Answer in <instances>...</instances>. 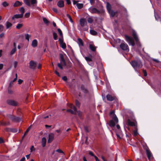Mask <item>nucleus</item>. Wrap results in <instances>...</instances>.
I'll return each mask as SVG.
<instances>
[{
    "label": "nucleus",
    "instance_id": "f257e3e1",
    "mask_svg": "<svg viewBox=\"0 0 161 161\" xmlns=\"http://www.w3.org/2000/svg\"><path fill=\"white\" fill-rule=\"evenodd\" d=\"M130 64L135 71L138 73V69L142 66V62L140 60L132 61L130 62Z\"/></svg>",
    "mask_w": 161,
    "mask_h": 161
},
{
    "label": "nucleus",
    "instance_id": "f03ea898",
    "mask_svg": "<svg viewBox=\"0 0 161 161\" xmlns=\"http://www.w3.org/2000/svg\"><path fill=\"white\" fill-rule=\"evenodd\" d=\"M80 23L82 27L85 26V27L82 29L83 31H85L88 30L89 27L87 25V23L85 19L84 18H81L80 20Z\"/></svg>",
    "mask_w": 161,
    "mask_h": 161
},
{
    "label": "nucleus",
    "instance_id": "7ed1b4c3",
    "mask_svg": "<svg viewBox=\"0 0 161 161\" xmlns=\"http://www.w3.org/2000/svg\"><path fill=\"white\" fill-rule=\"evenodd\" d=\"M132 36L135 40L136 42V44L138 46L141 47V44L139 41V39L138 38V36L136 34V33L134 31H133Z\"/></svg>",
    "mask_w": 161,
    "mask_h": 161
},
{
    "label": "nucleus",
    "instance_id": "20e7f679",
    "mask_svg": "<svg viewBox=\"0 0 161 161\" xmlns=\"http://www.w3.org/2000/svg\"><path fill=\"white\" fill-rule=\"evenodd\" d=\"M125 38L127 42L129 45L134 46L135 45V42L132 38L129 37L127 35L125 36Z\"/></svg>",
    "mask_w": 161,
    "mask_h": 161
},
{
    "label": "nucleus",
    "instance_id": "39448f33",
    "mask_svg": "<svg viewBox=\"0 0 161 161\" xmlns=\"http://www.w3.org/2000/svg\"><path fill=\"white\" fill-rule=\"evenodd\" d=\"M114 120H111L109 123V126L111 127H114L115 125V123H117L118 122V119L116 115H115L113 118Z\"/></svg>",
    "mask_w": 161,
    "mask_h": 161
},
{
    "label": "nucleus",
    "instance_id": "423d86ee",
    "mask_svg": "<svg viewBox=\"0 0 161 161\" xmlns=\"http://www.w3.org/2000/svg\"><path fill=\"white\" fill-rule=\"evenodd\" d=\"M90 12L92 14H100V11L95 8L91 7L88 9Z\"/></svg>",
    "mask_w": 161,
    "mask_h": 161
},
{
    "label": "nucleus",
    "instance_id": "0eeeda50",
    "mask_svg": "<svg viewBox=\"0 0 161 161\" xmlns=\"http://www.w3.org/2000/svg\"><path fill=\"white\" fill-rule=\"evenodd\" d=\"M120 48L123 50L128 52L129 50L128 46L125 42L122 43L120 45Z\"/></svg>",
    "mask_w": 161,
    "mask_h": 161
},
{
    "label": "nucleus",
    "instance_id": "6e6552de",
    "mask_svg": "<svg viewBox=\"0 0 161 161\" xmlns=\"http://www.w3.org/2000/svg\"><path fill=\"white\" fill-rule=\"evenodd\" d=\"M70 108L73 109V110L71 109H68L67 110V112H69L72 114H76L77 112V111L75 107L72 104H71L70 106Z\"/></svg>",
    "mask_w": 161,
    "mask_h": 161
},
{
    "label": "nucleus",
    "instance_id": "1a4fd4ad",
    "mask_svg": "<svg viewBox=\"0 0 161 161\" xmlns=\"http://www.w3.org/2000/svg\"><path fill=\"white\" fill-rule=\"evenodd\" d=\"M37 63L33 61H31L29 63V67L30 69H34L36 67Z\"/></svg>",
    "mask_w": 161,
    "mask_h": 161
},
{
    "label": "nucleus",
    "instance_id": "9d476101",
    "mask_svg": "<svg viewBox=\"0 0 161 161\" xmlns=\"http://www.w3.org/2000/svg\"><path fill=\"white\" fill-rule=\"evenodd\" d=\"M9 118L11 119L14 121L20 122L21 119V118L18 117H14L12 115H10Z\"/></svg>",
    "mask_w": 161,
    "mask_h": 161
},
{
    "label": "nucleus",
    "instance_id": "9b49d317",
    "mask_svg": "<svg viewBox=\"0 0 161 161\" xmlns=\"http://www.w3.org/2000/svg\"><path fill=\"white\" fill-rule=\"evenodd\" d=\"M7 103L8 104L12 106H16L17 105V103L13 100H8L7 101Z\"/></svg>",
    "mask_w": 161,
    "mask_h": 161
},
{
    "label": "nucleus",
    "instance_id": "f8f14e48",
    "mask_svg": "<svg viewBox=\"0 0 161 161\" xmlns=\"http://www.w3.org/2000/svg\"><path fill=\"white\" fill-rule=\"evenodd\" d=\"M60 63L61 64H63V65L65 66L66 65V63H65V60L64 58L63 55L62 54H60Z\"/></svg>",
    "mask_w": 161,
    "mask_h": 161
},
{
    "label": "nucleus",
    "instance_id": "ddd939ff",
    "mask_svg": "<svg viewBox=\"0 0 161 161\" xmlns=\"http://www.w3.org/2000/svg\"><path fill=\"white\" fill-rule=\"evenodd\" d=\"M146 154L147 155V157L149 160H150L152 156V154L148 148H147L146 150Z\"/></svg>",
    "mask_w": 161,
    "mask_h": 161
},
{
    "label": "nucleus",
    "instance_id": "4468645a",
    "mask_svg": "<svg viewBox=\"0 0 161 161\" xmlns=\"http://www.w3.org/2000/svg\"><path fill=\"white\" fill-rule=\"evenodd\" d=\"M54 134L52 133L49 135L48 139V143H49L51 142L53 140L54 138Z\"/></svg>",
    "mask_w": 161,
    "mask_h": 161
},
{
    "label": "nucleus",
    "instance_id": "2eb2a0df",
    "mask_svg": "<svg viewBox=\"0 0 161 161\" xmlns=\"http://www.w3.org/2000/svg\"><path fill=\"white\" fill-rule=\"evenodd\" d=\"M22 14H16L14 15L12 18V19H15L22 18L23 17Z\"/></svg>",
    "mask_w": 161,
    "mask_h": 161
},
{
    "label": "nucleus",
    "instance_id": "dca6fc26",
    "mask_svg": "<svg viewBox=\"0 0 161 161\" xmlns=\"http://www.w3.org/2000/svg\"><path fill=\"white\" fill-rule=\"evenodd\" d=\"M58 6L60 8L63 7L64 6V2L62 0L59 1L57 3Z\"/></svg>",
    "mask_w": 161,
    "mask_h": 161
},
{
    "label": "nucleus",
    "instance_id": "f3484780",
    "mask_svg": "<svg viewBox=\"0 0 161 161\" xmlns=\"http://www.w3.org/2000/svg\"><path fill=\"white\" fill-rule=\"evenodd\" d=\"M77 43L80 47H81L83 46V41L80 38H78V39Z\"/></svg>",
    "mask_w": 161,
    "mask_h": 161
},
{
    "label": "nucleus",
    "instance_id": "a211bd4d",
    "mask_svg": "<svg viewBox=\"0 0 161 161\" xmlns=\"http://www.w3.org/2000/svg\"><path fill=\"white\" fill-rule=\"evenodd\" d=\"M107 100L109 101H112L114 99V97H112L109 94H108L106 96Z\"/></svg>",
    "mask_w": 161,
    "mask_h": 161
},
{
    "label": "nucleus",
    "instance_id": "6ab92c4d",
    "mask_svg": "<svg viewBox=\"0 0 161 161\" xmlns=\"http://www.w3.org/2000/svg\"><path fill=\"white\" fill-rule=\"evenodd\" d=\"M31 45L32 47H36L37 45V41L36 39H34L33 40Z\"/></svg>",
    "mask_w": 161,
    "mask_h": 161
},
{
    "label": "nucleus",
    "instance_id": "aec40b11",
    "mask_svg": "<svg viewBox=\"0 0 161 161\" xmlns=\"http://www.w3.org/2000/svg\"><path fill=\"white\" fill-rule=\"evenodd\" d=\"M47 140L45 137H43L42 139V146L44 147L46 144Z\"/></svg>",
    "mask_w": 161,
    "mask_h": 161
},
{
    "label": "nucleus",
    "instance_id": "412c9836",
    "mask_svg": "<svg viewBox=\"0 0 161 161\" xmlns=\"http://www.w3.org/2000/svg\"><path fill=\"white\" fill-rule=\"evenodd\" d=\"M13 45L14 47L11 50L10 52V54L11 55L14 54L16 51V47L15 45V43H14Z\"/></svg>",
    "mask_w": 161,
    "mask_h": 161
},
{
    "label": "nucleus",
    "instance_id": "4be33fe9",
    "mask_svg": "<svg viewBox=\"0 0 161 161\" xmlns=\"http://www.w3.org/2000/svg\"><path fill=\"white\" fill-rule=\"evenodd\" d=\"M89 47L92 51L95 52L96 51V47L93 44H90Z\"/></svg>",
    "mask_w": 161,
    "mask_h": 161
},
{
    "label": "nucleus",
    "instance_id": "5701e85b",
    "mask_svg": "<svg viewBox=\"0 0 161 161\" xmlns=\"http://www.w3.org/2000/svg\"><path fill=\"white\" fill-rule=\"evenodd\" d=\"M106 8L108 12L111 10V6L108 2L106 3Z\"/></svg>",
    "mask_w": 161,
    "mask_h": 161
},
{
    "label": "nucleus",
    "instance_id": "b1692460",
    "mask_svg": "<svg viewBox=\"0 0 161 161\" xmlns=\"http://www.w3.org/2000/svg\"><path fill=\"white\" fill-rule=\"evenodd\" d=\"M22 4V3L19 1H16L14 5V7H17L21 5Z\"/></svg>",
    "mask_w": 161,
    "mask_h": 161
},
{
    "label": "nucleus",
    "instance_id": "393cba45",
    "mask_svg": "<svg viewBox=\"0 0 161 161\" xmlns=\"http://www.w3.org/2000/svg\"><path fill=\"white\" fill-rule=\"evenodd\" d=\"M127 123L128 125L132 126H134L135 125L134 123L131 121L130 119L127 120Z\"/></svg>",
    "mask_w": 161,
    "mask_h": 161
},
{
    "label": "nucleus",
    "instance_id": "a878e982",
    "mask_svg": "<svg viewBox=\"0 0 161 161\" xmlns=\"http://www.w3.org/2000/svg\"><path fill=\"white\" fill-rule=\"evenodd\" d=\"M24 3L28 6H31L30 0H23Z\"/></svg>",
    "mask_w": 161,
    "mask_h": 161
},
{
    "label": "nucleus",
    "instance_id": "bb28decb",
    "mask_svg": "<svg viewBox=\"0 0 161 161\" xmlns=\"http://www.w3.org/2000/svg\"><path fill=\"white\" fill-rule=\"evenodd\" d=\"M109 14H110L111 17H113L115 15V12L113 10H110L109 12H108Z\"/></svg>",
    "mask_w": 161,
    "mask_h": 161
},
{
    "label": "nucleus",
    "instance_id": "cd10ccee",
    "mask_svg": "<svg viewBox=\"0 0 161 161\" xmlns=\"http://www.w3.org/2000/svg\"><path fill=\"white\" fill-rule=\"evenodd\" d=\"M6 27L7 29L9 28V27H11L12 25V24L11 23H10L8 21H7L6 22Z\"/></svg>",
    "mask_w": 161,
    "mask_h": 161
},
{
    "label": "nucleus",
    "instance_id": "c85d7f7f",
    "mask_svg": "<svg viewBox=\"0 0 161 161\" xmlns=\"http://www.w3.org/2000/svg\"><path fill=\"white\" fill-rule=\"evenodd\" d=\"M90 34L92 35H96L97 34V32L92 30H90Z\"/></svg>",
    "mask_w": 161,
    "mask_h": 161
},
{
    "label": "nucleus",
    "instance_id": "c756f323",
    "mask_svg": "<svg viewBox=\"0 0 161 161\" xmlns=\"http://www.w3.org/2000/svg\"><path fill=\"white\" fill-rule=\"evenodd\" d=\"M85 59L87 62V63L92 62V59L91 58L88 57H85Z\"/></svg>",
    "mask_w": 161,
    "mask_h": 161
},
{
    "label": "nucleus",
    "instance_id": "7c9ffc66",
    "mask_svg": "<svg viewBox=\"0 0 161 161\" xmlns=\"http://www.w3.org/2000/svg\"><path fill=\"white\" fill-rule=\"evenodd\" d=\"M19 11L21 13V14H22V16H23L24 13L25 12L24 8L23 7H22L20 8Z\"/></svg>",
    "mask_w": 161,
    "mask_h": 161
},
{
    "label": "nucleus",
    "instance_id": "2f4dec72",
    "mask_svg": "<svg viewBox=\"0 0 161 161\" xmlns=\"http://www.w3.org/2000/svg\"><path fill=\"white\" fill-rule=\"evenodd\" d=\"M25 38L28 42L29 41V38L31 37V36L28 34H26L25 35Z\"/></svg>",
    "mask_w": 161,
    "mask_h": 161
},
{
    "label": "nucleus",
    "instance_id": "473e14b6",
    "mask_svg": "<svg viewBox=\"0 0 161 161\" xmlns=\"http://www.w3.org/2000/svg\"><path fill=\"white\" fill-rule=\"evenodd\" d=\"M76 6L78 8L80 9L83 7V5L82 3H78L76 4Z\"/></svg>",
    "mask_w": 161,
    "mask_h": 161
},
{
    "label": "nucleus",
    "instance_id": "72a5a7b5",
    "mask_svg": "<svg viewBox=\"0 0 161 161\" xmlns=\"http://www.w3.org/2000/svg\"><path fill=\"white\" fill-rule=\"evenodd\" d=\"M60 46L62 48L64 49L66 48V45L65 43L64 42L63 43H62L60 44Z\"/></svg>",
    "mask_w": 161,
    "mask_h": 161
},
{
    "label": "nucleus",
    "instance_id": "f704fd0d",
    "mask_svg": "<svg viewBox=\"0 0 161 161\" xmlns=\"http://www.w3.org/2000/svg\"><path fill=\"white\" fill-rule=\"evenodd\" d=\"M88 22L89 23H92L93 21L91 17H89L87 19Z\"/></svg>",
    "mask_w": 161,
    "mask_h": 161
},
{
    "label": "nucleus",
    "instance_id": "c9c22d12",
    "mask_svg": "<svg viewBox=\"0 0 161 161\" xmlns=\"http://www.w3.org/2000/svg\"><path fill=\"white\" fill-rule=\"evenodd\" d=\"M53 37L54 39L55 40H57V36H58L57 34L56 33L53 32Z\"/></svg>",
    "mask_w": 161,
    "mask_h": 161
},
{
    "label": "nucleus",
    "instance_id": "e433bc0d",
    "mask_svg": "<svg viewBox=\"0 0 161 161\" xmlns=\"http://www.w3.org/2000/svg\"><path fill=\"white\" fill-rule=\"evenodd\" d=\"M57 30H58V33L59 34L61 37L63 36V33H62V31H61V30L59 28H58Z\"/></svg>",
    "mask_w": 161,
    "mask_h": 161
},
{
    "label": "nucleus",
    "instance_id": "4c0bfd02",
    "mask_svg": "<svg viewBox=\"0 0 161 161\" xmlns=\"http://www.w3.org/2000/svg\"><path fill=\"white\" fill-rule=\"evenodd\" d=\"M154 16L155 19L157 20H158L160 18L158 14L155 13H154Z\"/></svg>",
    "mask_w": 161,
    "mask_h": 161
},
{
    "label": "nucleus",
    "instance_id": "58836bf2",
    "mask_svg": "<svg viewBox=\"0 0 161 161\" xmlns=\"http://www.w3.org/2000/svg\"><path fill=\"white\" fill-rule=\"evenodd\" d=\"M59 44L64 43L63 41V36L61 37L60 38H59Z\"/></svg>",
    "mask_w": 161,
    "mask_h": 161
},
{
    "label": "nucleus",
    "instance_id": "ea45409f",
    "mask_svg": "<svg viewBox=\"0 0 161 161\" xmlns=\"http://www.w3.org/2000/svg\"><path fill=\"white\" fill-rule=\"evenodd\" d=\"M23 26V25L21 24H19L16 26V27L18 29H19L21 28Z\"/></svg>",
    "mask_w": 161,
    "mask_h": 161
},
{
    "label": "nucleus",
    "instance_id": "a19ab883",
    "mask_svg": "<svg viewBox=\"0 0 161 161\" xmlns=\"http://www.w3.org/2000/svg\"><path fill=\"white\" fill-rule=\"evenodd\" d=\"M67 16L69 18L70 22H71V23L73 22V21L71 16L69 14H67Z\"/></svg>",
    "mask_w": 161,
    "mask_h": 161
},
{
    "label": "nucleus",
    "instance_id": "79ce46f5",
    "mask_svg": "<svg viewBox=\"0 0 161 161\" xmlns=\"http://www.w3.org/2000/svg\"><path fill=\"white\" fill-rule=\"evenodd\" d=\"M43 21L45 23L47 24L48 23V21L47 19L45 18H44L43 19Z\"/></svg>",
    "mask_w": 161,
    "mask_h": 161
},
{
    "label": "nucleus",
    "instance_id": "37998d69",
    "mask_svg": "<svg viewBox=\"0 0 161 161\" xmlns=\"http://www.w3.org/2000/svg\"><path fill=\"white\" fill-rule=\"evenodd\" d=\"M2 5L3 7H6L8 5V4L6 2H4L2 3Z\"/></svg>",
    "mask_w": 161,
    "mask_h": 161
},
{
    "label": "nucleus",
    "instance_id": "c03bdc74",
    "mask_svg": "<svg viewBox=\"0 0 161 161\" xmlns=\"http://www.w3.org/2000/svg\"><path fill=\"white\" fill-rule=\"evenodd\" d=\"M10 131L13 132L15 133L17 132V130L15 128L11 129Z\"/></svg>",
    "mask_w": 161,
    "mask_h": 161
},
{
    "label": "nucleus",
    "instance_id": "a18cd8bd",
    "mask_svg": "<svg viewBox=\"0 0 161 161\" xmlns=\"http://www.w3.org/2000/svg\"><path fill=\"white\" fill-rule=\"evenodd\" d=\"M30 12H28L27 13H26L25 15V16L26 18H28L30 16Z\"/></svg>",
    "mask_w": 161,
    "mask_h": 161
},
{
    "label": "nucleus",
    "instance_id": "49530a36",
    "mask_svg": "<svg viewBox=\"0 0 161 161\" xmlns=\"http://www.w3.org/2000/svg\"><path fill=\"white\" fill-rule=\"evenodd\" d=\"M31 126H30L26 130L25 132V135H26L29 131L31 129Z\"/></svg>",
    "mask_w": 161,
    "mask_h": 161
},
{
    "label": "nucleus",
    "instance_id": "de8ad7c7",
    "mask_svg": "<svg viewBox=\"0 0 161 161\" xmlns=\"http://www.w3.org/2000/svg\"><path fill=\"white\" fill-rule=\"evenodd\" d=\"M81 90H82L83 92L84 93H86L87 92L86 90L85 89L83 86H81Z\"/></svg>",
    "mask_w": 161,
    "mask_h": 161
},
{
    "label": "nucleus",
    "instance_id": "09e8293b",
    "mask_svg": "<svg viewBox=\"0 0 161 161\" xmlns=\"http://www.w3.org/2000/svg\"><path fill=\"white\" fill-rule=\"evenodd\" d=\"M31 4L32 5H34V4L37 3L36 0H31Z\"/></svg>",
    "mask_w": 161,
    "mask_h": 161
},
{
    "label": "nucleus",
    "instance_id": "8fccbe9b",
    "mask_svg": "<svg viewBox=\"0 0 161 161\" xmlns=\"http://www.w3.org/2000/svg\"><path fill=\"white\" fill-rule=\"evenodd\" d=\"M75 104L76 106L78 107H79L80 105V103L79 101L77 100L75 101Z\"/></svg>",
    "mask_w": 161,
    "mask_h": 161
},
{
    "label": "nucleus",
    "instance_id": "3c124183",
    "mask_svg": "<svg viewBox=\"0 0 161 161\" xmlns=\"http://www.w3.org/2000/svg\"><path fill=\"white\" fill-rule=\"evenodd\" d=\"M62 64H61V63H58V66L61 69H63Z\"/></svg>",
    "mask_w": 161,
    "mask_h": 161
},
{
    "label": "nucleus",
    "instance_id": "603ef678",
    "mask_svg": "<svg viewBox=\"0 0 161 161\" xmlns=\"http://www.w3.org/2000/svg\"><path fill=\"white\" fill-rule=\"evenodd\" d=\"M56 152H58L59 153H63V154H64V152H63V151L60 150V149H57L56 150Z\"/></svg>",
    "mask_w": 161,
    "mask_h": 161
},
{
    "label": "nucleus",
    "instance_id": "864d4df0",
    "mask_svg": "<svg viewBox=\"0 0 161 161\" xmlns=\"http://www.w3.org/2000/svg\"><path fill=\"white\" fill-rule=\"evenodd\" d=\"M4 26L2 25H0V32H1L3 30Z\"/></svg>",
    "mask_w": 161,
    "mask_h": 161
},
{
    "label": "nucleus",
    "instance_id": "5fc2aeb1",
    "mask_svg": "<svg viewBox=\"0 0 161 161\" xmlns=\"http://www.w3.org/2000/svg\"><path fill=\"white\" fill-rule=\"evenodd\" d=\"M17 74H15V78L12 81L13 82L17 80Z\"/></svg>",
    "mask_w": 161,
    "mask_h": 161
},
{
    "label": "nucleus",
    "instance_id": "6e6d98bb",
    "mask_svg": "<svg viewBox=\"0 0 161 161\" xmlns=\"http://www.w3.org/2000/svg\"><path fill=\"white\" fill-rule=\"evenodd\" d=\"M17 63H18L16 61H14V67L15 68L16 67V66H17Z\"/></svg>",
    "mask_w": 161,
    "mask_h": 161
},
{
    "label": "nucleus",
    "instance_id": "4d7b16f0",
    "mask_svg": "<svg viewBox=\"0 0 161 161\" xmlns=\"http://www.w3.org/2000/svg\"><path fill=\"white\" fill-rule=\"evenodd\" d=\"M88 64L91 66H92L94 64V63H93L92 61V62H89L88 63Z\"/></svg>",
    "mask_w": 161,
    "mask_h": 161
},
{
    "label": "nucleus",
    "instance_id": "13d9d810",
    "mask_svg": "<svg viewBox=\"0 0 161 161\" xmlns=\"http://www.w3.org/2000/svg\"><path fill=\"white\" fill-rule=\"evenodd\" d=\"M89 154L91 155V156H94H94H95L93 153L91 152V151H89Z\"/></svg>",
    "mask_w": 161,
    "mask_h": 161
},
{
    "label": "nucleus",
    "instance_id": "bf43d9fd",
    "mask_svg": "<svg viewBox=\"0 0 161 161\" xmlns=\"http://www.w3.org/2000/svg\"><path fill=\"white\" fill-rule=\"evenodd\" d=\"M62 79L64 81H66L67 80V78L66 76H64L62 78Z\"/></svg>",
    "mask_w": 161,
    "mask_h": 161
},
{
    "label": "nucleus",
    "instance_id": "052dcab7",
    "mask_svg": "<svg viewBox=\"0 0 161 161\" xmlns=\"http://www.w3.org/2000/svg\"><path fill=\"white\" fill-rule=\"evenodd\" d=\"M84 129L85 130L86 132H89V130H88V127L87 126H85L84 127Z\"/></svg>",
    "mask_w": 161,
    "mask_h": 161
},
{
    "label": "nucleus",
    "instance_id": "680f3d73",
    "mask_svg": "<svg viewBox=\"0 0 161 161\" xmlns=\"http://www.w3.org/2000/svg\"><path fill=\"white\" fill-rule=\"evenodd\" d=\"M143 73L144 74V75L145 76H146L147 75V74L146 72V71L145 70H143Z\"/></svg>",
    "mask_w": 161,
    "mask_h": 161
},
{
    "label": "nucleus",
    "instance_id": "e2e57ef3",
    "mask_svg": "<svg viewBox=\"0 0 161 161\" xmlns=\"http://www.w3.org/2000/svg\"><path fill=\"white\" fill-rule=\"evenodd\" d=\"M30 150H31V152H32L33 151H35V150L34 149V146H31V147Z\"/></svg>",
    "mask_w": 161,
    "mask_h": 161
},
{
    "label": "nucleus",
    "instance_id": "0e129e2a",
    "mask_svg": "<svg viewBox=\"0 0 161 161\" xmlns=\"http://www.w3.org/2000/svg\"><path fill=\"white\" fill-rule=\"evenodd\" d=\"M79 2L78 0H73V3L74 4H75L77 2Z\"/></svg>",
    "mask_w": 161,
    "mask_h": 161
},
{
    "label": "nucleus",
    "instance_id": "69168bd1",
    "mask_svg": "<svg viewBox=\"0 0 161 161\" xmlns=\"http://www.w3.org/2000/svg\"><path fill=\"white\" fill-rule=\"evenodd\" d=\"M133 133H134V135L135 136L136 135L138 134L137 131L136 130H134Z\"/></svg>",
    "mask_w": 161,
    "mask_h": 161
},
{
    "label": "nucleus",
    "instance_id": "338daca9",
    "mask_svg": "<svg viewBox=\"0 0 161 161\" xmlns=\"http://www.w3.org/2000/svg\"><path fill=\"white\" fill-rule=\"evenodd\" d=\"M90 3L92 5H93L94 3V0H90Z\"/></svg>",
    "mask_w": 161,
    "mask_h": 161
},
{
    "label": "nucleus",
    "instance_id": "774afa93",
    "mask_svg": "<svg viewBox=\"0 0 161 161\" xmlns=\"http://www.w3.org/2000/svg\"><path fill=\"white\" fill-rule=\"evenodd\" d=\"M23 80L21 79H19L18 80V82L19 84H20L22 83Z\"/></svg>",
    "mask_w": 161,
    "mask_h": 161
}]
</instances>
